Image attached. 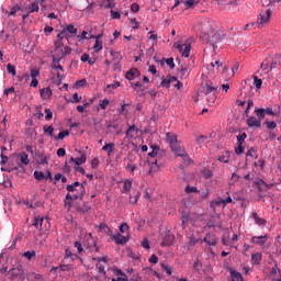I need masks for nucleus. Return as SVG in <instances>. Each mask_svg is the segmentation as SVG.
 I'll return each mask as SVG.
<instances>
[{
  "label": "nucleus",
  "mask_w": 281,
  "mask_h": 281,
  "mask_svg": "<svg viewBox=\"0 0 281 281\" xmlns=\"http://www.w3.org/2000/svg\"><path fill=\"white\" fill-rule=\"evenodd\" d=\"M200 38L202 43H209L214 49H216V44L221 43V33L216 31V23L212 21L204 22L201 29Z\"/></svg>",
  "instance_id": "nucleus-1"
},
{
  "label": "nucleus",
  "mask_w": 281,
  "mask_h": 281,
  "mask_svg": "<svg viewBox=\"0 0 281 281\" xmlns=\"http://www.w3.org/2000/svg\"><path fill=\"white\" fill-rule=\"evenodd\" d=\"M151 151L148 154V157L150 159H155V160H148L149 164L153 166H161V162L159 161V157H161V154L164 153L161 150V148H159L158 145H150Z\"/></svg>",
  "instance_id": "nucleus-2"
},
{
  "label": "nucleus",
  "mask_w": 281,
  "mask_h": 281,
  "mask_svg": "<svg viewBox=\"0 0 281 281\" xmlns=\"http://www.w3.org/2000/svg\"><path fill=\"white\" fill-rule=\"evenodd\" d=\"M175 243V234L171 231H165L162 234V241L160 243L161 247H170Z\"/></svg>",
  "instance_id": "nucleus-3"
},
{
  "label": "nucleus",
  "mask_w": 281,
  "mask_h": 281,
  "mask_svg": "<svg viewBox=\"0 0 281 281\" xmlns=\"http://www.w3.org/2000/svg\"><path fill=\"white\" fill-rule=\"evenodd\" d=\"M201 93H204V95H210L211 93H218V87H214L212 81H206L205 83H202Z\"/></svg>",
  "instance_id": "nucleus-4"
},
{
  "label": "nucleus",
  "mask_w": 281,
  "mask_h": 281,
  "mask_svg": "<svg viewBox=\"0 0 281 281\" xmlns=\"http://www.w3.org/2000/svg\"><path fill=\"white\" fill-rule=\"evenodd\" d=\"M45 1L46 0H35L29 7H26V12H29V14H33L34 12H40L41 10L40 5H42V8H45Z\"/></svg>",
  "instance_id": "nucleus-5"
},
{
  "label": "nucleus",
  "mask_w": 281,
  "mask_h": 281,
  "mask_svg": "<svg viewBox=\"0 0 281 281\" xmlns=\"http://www.w3.org/2000/svg\"><path fill=\"white\" fill-rule=\"evenodd\" d=\"M270 19H271V9H268L265 12L260 13V16L258 18L257 23L259 25H265L269 23Z\"/></svg>",
  "instance_id": "nucleus-6"
},
{
  "label": "nucleus",
  "mask_w": 281,
  "mask_h": 281,
  "mask_svg": "<svg viewBox=\"0 0 281 281\" xmlns=\"http://www.w3.org/2000/svg\"><path fill=\"white\" fill-rule=\"evenodd\" d=\"M180 3L184 4L186 10H190L191 8H194L195 5H199V1L196 0H177L173 4V8H177Z\"/></svg>",
  "instance_id": "nucleus-7"
},
{
  "label": "nucleus",
  "mask_w": 281,
  "mask_h": 281,
  "mask_svg": "<svg viewBox=\"0 0 281 281\" xmlns=\"http://www.w3.org/2000/svg\"><path fill=\"white\" fill-rule=\"evenodd\" d=\"M18 161H19V168H23V166H30V158L27 156V153L22 151L18 154Z\"/></svg>",
  "instance_id": "nucleus-8"
},
{
  "label": "nucleus",
  "mask_w": 281,
  "mask_h": 281,
  "mask_svg": "<svg viewBox=\"0 0 281 281\" xmlns=\"http://www.w3.org/2000/svg\"><path fill=\"white\" fill-rule=\"evenodd\" d=\"M246 122L249 128H260V126H262V121L256 119V116H249Z\"/></svg>",
  "instance_id": "nucleus-9"
},
{
  "label": "nucleus",
  "mask_w": 281,
  "mask_h": 281,
  "mask_svg": "<svg viewBox=\"0 0 281 281\" xmlns=\"http://www.w3.org/2000/svg\"><path fill=\"white\" fill-rule=\"evenodd\" d=\"M142 76V72L137 68H132L125 74L126 80H135V78H139Z\"/></svg>",
  "instance_id": "nucleus-10"
},
{
  "label": "nucleus",
  "mask_w": 281,
  "mask_h": 281,
  "mask_svg": "<svg viewBox=\"0 0 281 281\" xmlns=\"http://www.w3.org/2000/svg\"><path fill=\"white\" fill-rule=\"evenodd\" d=\"M177 49H179V52H182V56L184 58H190V50L192 49V46L189 45H181V44H178L177 46Z\"/></svg>",
  "instance_id": "nucleus-11"
},
{
  "label": "nucleus",
  "mask_w": 281,
  "mask_h": 281,
  "mask_svg": "<svg viewBox=\"0 0 281 281\" xmlns=\"http://www.w3.org/2000/svg\"><path fill=\"white\" fill-rule=\"evenodd\" d=\"M177 82V77L175 76H168L166 79H162L160 82V87H165V89H170V86Z\"/></svg>",
  "instance_id": "nucleus-12"
},
{
  "label": "nucleus",
  "mask_w": 281,
  "mask_h": 281,
  "mask_svg": "<svg viewBox=\"0 0 281 281\" xmlns=\"http://www.w3.org/2000/svg\"><path fill=\"white\" fill-rule=\"evenodd\" d=\"M269 236L263 235V236H255L251 238V243H254V245H259V247H262V245H265V243H267Z\"/></svg>",
  "instance_id": "nucleus-13"
},
{
  "label": "nucleus",
  "mask_w": 281,
  "mask_h": 281,
  "mask_svg": "<svg viewBox=\"0 0 281 281\" xmlns=\"http://www.w3.org/2000/svg\"><path fill=\"white\" fill-rule=\"evenodd\" d=\"M133 133H136V135H137V133H139V127L136 125H131L125 132L127 139H133V137H135V135H133Z\"/></svg>",
  "instance_id": "nucleus-14"
},
{
  "label": "nucleus",
  "mask_w": 281,
  "mask_h": 281,
  "mask_svg": "<svg viewBox=\"0 0 281 281\" xmlns=\"http://www.w3.org/2000/svg\"><path fill=\"white\" fill-rule=\"evenodd\" d=\"M35 160H36V164H38L40 166H43V164H48L47 156L41 151L35 153Z\"/></svg>",
  "instance_id": "nucleus-15"
},
{
  "label": "nucleus",
  "mask_w": 281,
  "mask_h": 281,
  "mask_svg": "<svg viewBox=\"0 0 281 281\" xmlns=\"http://www.w3.org/2000/svg\"><path fill=\"white\" fill-rule=\"evenodd\" d=\"M70 161L72 164H76V166H82V164H87V155L86 154H81V156L78 157V158L71 157Z\"/></svg>",
  "instance_id": "nucleus-16"
},
{
  "label": "nucleus",
  "mask_w": 281,
  "mask_h": 281,
  "mask_svg": "<svg viewBox=\"0 0 281 281\" xmlns=\"http://www.w3.org/2000/svg\"><path fill=\"white\" fill-rule=\"evenodd\" d=\"M65 34H68V38H69V34L70 36H76L78 34V29L74 27V24H69L67 26H65L64 29Z\"/></svg>",
  "instance_id": "nucleus-17"
},
{
  "label": "nucleus",
  "mask_w": 281,
  "mask_h": 281,
  "mask_svg": "<svg viewBox=\"0 0 281 281\" xmlns=\"http://www.w3.org/2000/svg\"><path fill=\"white\" fill-rule=\"evenodd\" d=\"M232 281H243V273L229 268Z\"/></svg>",
  "instance_id": "nucleus-18"
},
{
  "label": "nucleus",
  "mask_w": 281,
  "mask_h": 281,
  "mask_svg": "<svg viewBox=\"0 0 281 281\" xmlns=\"http://www.w3.org/2000/svg\"><path fill=\"white\" fill-rule=\"evenodd\" d=\"M133 188V181L132 180H124V184L122 188V193L123 194H128L131 192V189Z\"/></svg>",
  "instance_id": "nucleus-19"
},
{
  "label": "nucleus",
  "mask_w": 281,
  "mask_h": 281,
  "mask_svg": "<svg viewBox=\"0 0 281 281\" xmlns=\"http://www.w3.org/2000/svg\"><path fill=\"white\" fill-rule=\"evenodd\" d=\"M113 240L116 243V245H126L127 241L126 237L120 233L113 235Z\"/></svg>",
  "instance_id": "nucleus-20"
},
{
  "label": "nucleus",
  "mask_w": 281,
  "mask_h": 281,
  "mask_svg": "<svg viewBox=\"0 0 281 281\" xmlns=\"http://www.w3.org/2000/svg\"><path fill=\"white\" fill-rule=\"evenodd\" d=\"M166 137H167L168 144H170L171 147L175 146L177 144V142H178L177 134H175V133L168 132L166 134Z\"/></svg>",
  "instance_id": "nucleus-21"
},
{
  "label": "nucleus",
  "mask_w": 281,
  "mask_h": 281,
  "mask_svg": "<svg viewBox=\"0 0 281 281\" xmlns=\"http://www.w3.org/2000/svg\"><path fill=\"white\" fill-rule=\"evenodd\" d=\"M102 150L108 153V157H111V155H113V150H115V144H113V143L105 144L102 147Z\"/></svg>",
  "instance_id": "nucleus-22"
},
{
  "label": "nucleus",
  "mask_w": 281,
  "mask_h": 281,
  "mask_svg": "<svg viewBox=\"0 0 281 281\" xmlns=\"http://www.w3.org/2000/svg\"><path fill=\"white\" fill-rule=\"evenodd\" d=\"M43 221H45V218H43L42 216H35L32 224L33 227H36V229H43Z\"/></svg>",
  "instance_id": "nucleus-23"
},
{
  "label": "nucleus",
  "mask_w": 281,
  "mask_h": 281,
  "mask_svg": "<svg viewBox=\"0 0 281 281\" xmlns=\"http://www.w3.org/2000/svg\"><path fill=\"white\" fill-rule=\"evenodd\" d=\"M59 270L66 273V276H71V271H74V267H71V265H60Z\"/></svg>",
  "instance_id": "nucleus-24"
},
{
  "label": "nucleus",
  "mask_w": 281,
  "mask_h": 281,
  "mask_svg": "<svg viewBox=\"0 0 281 281\" xmlns=\"http://www.w3.org/2000/svg\"><path fill=\"white\" fill-rule=\"evenodd\" d=\"M82 196H85V184H81L78 193L72 195V201H78V199H82Z\"/></svg>",
  "instance_id": "nucleus-25"
},
{
  "label": "nucleus",
  "mask_w": 281,
  "mask_h": 281,
  "mask_svg": "<svg viewBox=\"0 0 281 281\" xmlns=\"http://www.w3.org/2000/svg\"><path fill=\"white\" fill-rule=\"evenodd\" d=\"M178 76L179 78H181V80H186V78L190 76V71L188 70V68L182 66L181 69L178 71Z\"/></svg>",
  "instance_id": "nucleus-26"
},
{
  "label": "nucleus",
  "mask_w": 281,
  "mask_h": 281,
  "mask_svg": "<svg viewBox=\"0 0 281 281\" xmlns=\"http://www.w3.org/2000/svg\"><path fill=\"white\" fill-rule=\"evenodd\" d=\"M216 95H218V92H213L211 94H206V101L209 106H212L216 102Z\"/></svg>",
  "instance_id": "nucleus-27"
},
{
  "label": "nucleus",
  "mask_w": 281,
  "mask_h": 281,
  "mask_svg": "<svg viewBox=\"0 0 281 281\" xmlns=\"http://www.w3.org/2000/svg\"><path fill=\"white\" fill-rule=\"evenodd\" d=\"M252 218H254L256 225H266L267 224V220L258 216V213H256V212L252 213Z\"/></svg>",
  "instance_id": "nucleus-28"
},
{
  "label": "nucleus",
  "mask_w": 281,
  "mask_h": 281,
  "mask_svg": "<svg viewBox=\"0 0 281 281\" xmlns=\"http://www.w3.org/2000/svg\"><path fill=\"white\" fill-rule=\"evenodd\" d=\"M41 97L44 99V100H47L48 98L52 97V89L49 88H43L41 91Z\"/></svg>",
  "instance_id": "nucleus-29"
},
{
  "label": "nucleus",
  "mask_w": 281,
  "mask_h": 281,
  "mask_svg": "<svg viewBox=\"0 0 281 281\" xmlns=\"http://www.w3.org/2000/svg\"><path fill=\"white\" fill-rule=\"evenodd\" d=\"M80 186H82V184H80V182L76 181L72 184H67L66 190L68 192H76L78 190L76 188H79V190H80Z\"/></svg>",
  "instance_id": "nucleus-30"
},
{
  "label": "nucleus",
  "mask_w": 281,
  "mask_h": 281,
  "mask_svg": "<svg viewBox=\"0 0 281 281\" xmlns=\"http://www.w3.org/2000/svg\"><path fill=\"white\" fill-rule=\"evenodd\" d=\"M189 221H190V214L182 213V216H181V227H182V229H186V226L188 225Z\"/></svg>",
  "instance_id": "nucleus-31"
},
{
  "label": "nucleus",
  "mask_w": 281,
  "mask_h": 281,
  "mask_svg": "<svg viewBox=\"0 0 281 281\" xmlns=\"http://www.w3.org/2000/svg\"><path fill=\"white\" fill-rule=\"evenodd\" d=\"M263 124L269 131H274V128H278V123H276L274 121H268V119L265 121Z\"/></svg>",
  "instance_id": "nucleus-32"
},
{
  "label": "nucleus",
  "mask_w": 281,
  "mask_h": 281,
  "mask_svg": "<svg viewBox=\"0 0 281 281\" xmlns=\"http://www.w3.org/2000/svg\"><path fill=\"white\" fill-rule=\"evenodd\" d=\"M218 161L222 164H229V151H225V154L218 156Z\"/></svg>",
  "instance_id": "nucleus-33"
},
{
  "label": "nucleus",
  "mask_w": 281,
  "mask_h": 281,
  "mask_svg": "<svg viewBox=\"0 0 281 281\" xmlns=\"http://www.w3.org/2000/svg\"><path fill=\"white\" fill-rule=\"evenodd\" d=\"M239 68H240V65H238V63L232 66L227 78H234L236 71H238Z\"/></svg>",
  "instance_id": "nucleus-34"
},
{
  "label": "nucleus",
  "mask_w": 281,
  "mask_h": 281,
  "mask_svg": "<svg viewBox=\"0 0 281 281\" xmlns=\"http://www.w3.org/2000/svg\"><path fill=\"white\" fill-rule=\"evenodd\" d=\"M43 131H44L45 135H48V137H54V126H52V125H49V126L45 125V126L43 127Z\"/></svg>",
  "instance_id": "nucleus-35"
},
{
  "label": "nucleus",
  "mask_w": 281,
  "mask_h": 281,
  "mask_svg": "<svg viewBox=\"0 0 281 281\" xmlns=\"http://www.w3.org/2000/svg\"><path fill=\"white\" fill-rule=\"evenodd\" d=\"M53 58L58 60H61L65 58V53H63V48H60L59 50H55V54L53 55Z\"/></svg>",
  "instance_id": "nucleus-36"
},
{
  "label": "nucleus",
  "mask_w": 281,
  "mask_h": 281,
  "mask_svg": "<svg viewBox=\"0 0 281 281\" xmlns=\"http://www.w3.org/2000/svg\"><path fill=\"white\" fill-rule=\"evenodd\" d=\"M23 258H26V260H32L33 258H36V251L32 250V251H25L23 252Z\"/></svg>",
  "instance_id": "nucleus-37"
},
{
  "label": "nucleus",
  "mask_w": 281,
  "mask_h": 281,
  "mask_svg": "<svg viewBox=\"0 0 281 281\" xmlns=\"http://www.w3.org/2000/svg\"><path fill=\"white\" fill-rule=\"evenodd\" d=\"M251 260L255 262V265H260L262 261V255L261 254H252L251 255Z\"/></svg>",
  "instance_id": "nucleus-38"
},
{
  "label": "nucleus",
  "mask_w": 281,
  "mask_h": 281,
  "mask_svg": "<svg viewBox=\"0 0 281 281\" xmlns=\"http://www.w3.org/2000/svg\"><path fill=\"white\" fill-rule=\"evenodd\" d=\"M255 113L258 117L257 120H260V122H262V120H265V115H266L265 109H257V110H255Z\"/></svg>",
  "instance_id": "nucleus-39"
},
{
  "label": "nucleus",
  "mask_w": 281,
  "mask_h": 281,
  "mask_svg": "<svg viewBox=\"0 0 281 281\" xmlns=\"http://www.w3.org/2000/svg\"><path fill=\"white\" fill-rule=\"evenodd\" d=\"M89 210H91V206H89L88 204H83L82 206L77 207V212H79L80 214H87Z\"/></svg>",
  "instance_id": "nucleus-40"
},
{
  "label": "nucleus",
  "mask_w": 281,
  "mask_h": 281,
  "mask_svg": "<svg viewBox=\"0 0 281 281\" xmlns=\"http://www.w3.org/2000/svg\"><path fill=\"white\" fill-rule=\"evenodd\" d=\"M252 80H254V85H255L256 89H261L262 79L258 78V76H254Z\"/></svg>",
  "instance_id": "nucleus-41"
},
{
  "label": "nucleus",
  "mask_w": 281,
  "mask_h": 281,
  "mask_svg": "<svg viewBox=\"0 0 281 281\" xmlns=\"http://www.w3.org/2000/svg\"><path fill=\"white\" fill-rule=\"evenodd\" d=\"M7 71L8 74H11V76H16V67L12 64L7 65Z\"/></svg>",
  "instance_id": "nucleus-42"
},
{
  "label": "nucleus",
  "mask_w": 281,
  "mask_h": 281,
  "mask_svg": "<svg viewBox=\"0 0 281 281\" xmlns=\"http://www.w3.org/2000/svg\"><path fill=\"white\" fill-rule=\"evenodd\" d=\"M202 175H203L204 179H212V177H213L212 170H210L207 168L203 169Z\"/></svg>",
  "instance_id": "nucleus-43"
},
{
  "label": "nucleus",
  "mask_w": 281,
  "mask_h": 281,
  "mask_svg": "<svg viewBox=\"0 0 281 281\" xmlns=\"http://www.w3.org/2000/svg\"><path fill=\"white\" fill-rule=\"evenodd\" d=\"M109 104H110L109 99H104L99 102V106H100V109H102V111H105V109L109 106Z\"/></svg>",
  "instance_id": "nucleus-44"
},
{
  "label": "nucleus",
  "mask_w": 281,
  "mask_h": 281,
  "mask_svg": "<svg viewBox=\"0 0 281 281\" xmlns=\"http://www.w3.org/2000/svg\"><path fill=\"white\" fill-rule=\"evenodd\" d=\"M125 170H130L131 175H135V170H137V165L128 162L125 167Z\"/></svg>",
  "instance_id": "nucleus-45"
},
{
  "label": "nucleus",
  "mask_w": 281,
  "mask_h": 281,
  "mask_svg": "<svg viewBox=\"0 0 281 281\" xmlns=\"http://www.w3.org/2000/svg\"><path fill=\"white\" fill-rule=\"evenodd\" d=\"M245 139H247V133H241L239 135H237V143L238 144H245Z\"/></svg>",
  "instance_id": "nucleus-46"
},
{
  "label": "nucleus",
  "mask_w": 281,
  "mask_h": 281,
  "mask_svg": "<svg viewBox=\"0 0 281 281\" xmlns=\"http://www.w3.org/2000/svg\"><path fill=\"white\" fill-rule=\"evenodd\" d=\"M71 201H74V198L71 194H66V202H65V206L68 207V210L71 207Z\"/></svg>",
  "instance_id": "nucleus-47"
},
{
  "label": "nucleus",
  "mask_w": 281,
  "mask_h": 281,
  "mask_svg": "<svg viewBox=\"0 0 281 281\" xmlns=\"http://www.w3.org/2000/svg\"><path fill=\"white\" fill-rule=\"evenodd\" d=\"M34 177L37 181H43L45 179V173H43V171H34Z\"/></svg>",
  "instance_id": "nucleus-48"
},
{
  "label": "nucleus",
  "mask_w": 281,
  "mask_h": 281,
  "mask_svg": "<svg viewBox=\"0 0 281 281\" xmlns=\"http://www.w3.org/2000/svg\"><path fill=\"white\" fill-rule=\"evenodd\" d=\"M38 76H41V70L38 68L31 69V78L32 79H36V78H38Z\"/></svg>",
  "instance_id": "nucleus-49"
},
{
  "label": "nucleus",
  "mask_w": 281,
  "mask_h": 281,
  "mask_svg": "<svg viewBox=\"0 0 281 281\" xmlns=\"http://www.w3.org/2000/svg\"><path fill=\"white\" fill-rule=\"evenodd\" d=\"M94 52H102V41L97 40L94 45H93Z\"/></svg>",
  "instance_id": "nucleus-50"
},
{
  "label": "nucleus",
  "mask_w": 281,
  "mask_h": 281,
  "mask_svg": "<svg viewBox=\"0 0 281 281\" xmlns=\"http://www.w3.org/2000/svg\"><path fill=\"white\" fill-rule=\"evenodd\" d=\"M44 113H46V115H45V121L46 122H49V120H52V117H54V113L49 109H45Z\"/></svg>",
  "instance_id": "nucleus-51"
},
{
  "label": "nucleus",
  "mask_w": 281,
  "mask_h": 281,
  "mask_svg": "<svg viewBox=\"0 0 281 281\" xmlns=\"http://www.w3.org/2000/svg\"><path fill=\"white\" fill-rule=\"evenodd\" d=\"M166 65H168V67H170V69H175V58L170 57V58H164Z\"/></svg>",
  "instance_id": "nucleus-52"
},
{
  "label": "nucleus",
  "mask_w": 281,
  "mask_h": 281,
  "mask_svg": "<svg viewBox=\"0 0 281 281\" xmlns=\"http://www.w3.org/2000/svg\"><path fill=\"white\" fill-rule=\"evenodd\" d=\"M184 192H187V194H192V193H196L199 192V189H196V187H190V186H187L186 189H184Z\"/></svg>",
  "instance_id": "nucleus-53"
},
{
  "label": "nucleus",
  "mask_w": 281,
  "mask_h": 281,
  "mask_svg": "<svg viewBox=\"0 0 281 281\" xmlns=\"http://www.w3.org/2000/svg\"><path fill=\"white\" fill-rule=\"evenodd\" d=\"M65 137H69V131H63L57 136H55V139H64Z\"/></svg>",
  "instance_id": "nucleus-54"
},
{
  "label": "nucleus",
  "mask_w": 281,
  "mask_h": 281,
  "mask_svg": "<svg viewBox=\"0 0 281 281\" xmlns=\"http://www.w3.org/2000/svg\"><path fill=\"white\" fill-rule=\"evenodd\" d=\"M81 87H87V79H81L75 83L76 89H80Z\"/></svg>",
  "instance_id": "nucleus-55"
},
{
  "label": "nucleus",
  "mask_w": 281,
  "mask_h": 281,
  "mask_svg": "<svg viewBox=\"0 0 281 281\" xmlns=\"http://www.w3.org/2000/svg\"><path fill=\"white\" fill-rule=\"evenodd\" d=\"M140 245L143 249H150V241L148 240V238H144Z\"/></svg>",
  "instance_id": "nucleus-56"
},
{
  "label": "nucleus",
  "mask_w": 281,
  "mask_h": 281,
  "mask_svg": "<svg viewBox=\"0 0 281 281\" xmlns=\"http://www.w3.org/2000/svg\"><path fill=\"white\" fill-rule=\"evenodd\" d=\"M179 157H182L183 161H187L188 164H190L191 159L190 156H188V153L182 151V154H178Z\"/></svg>",
  "instance_id": "nucleus-57"
},
{
  "label": "nucleus",
  "mask_w": 281,
  "mask_h": 281,
  "mask_svg": "<svg viewBox=\"0 0 281 281\" xmlns=\"http://www.w3.org/2000/svg\"><path fill=\"white\" fill-rule=\"evenodd\" d=\"M105 8L113 10L115 8V0H106Z\"/></svg>",
  "instance_id": "nucleus-58"
},
{
  "label": "nucleus",
  "mask_w": 281,
  "mask_h": 281,
  "mask_svg": "<svg viewBox=\"0 0 281 281\" xmlns=\"http://www.w3.org/2000/svg\"><path fill=\"white\" fill-rule=\"evenodd\" d=\"M75 247L78 250V254H82V251H85V248H82V244L80 241H75Z\"/></svg>",
  "instance_id": "nucleus-59"
},
{
  "label": "nucleus",
  "mask_w": 281,
  "mask_h": 281,
  "mask_svg": "<svg viewBox=\"0 0 281 281\" xmlns=\"http://www.w3.org/2000/svg\"><path fill=\"white\" fill-rule=\"evenodd\" d=\"M19 10H21L19 5L12 7L9 16H14L15 13L19 12Z\"/></svg>",
  "instance_id": "nucleus-60"
},
{
  "label": "nucleus",
  "mask_w": 281,
  "mask_h": 281,
  "mask_svg": "<svg viewBox=\"0 0 281 281\" xmlns=\"http://www.w3.org/2000/svg\"><path fill=\"white\" fill-rule=\"evenodd\" d=\"M265 113L266 115H271L272 117H276V115H278L276 112H273V109L271 108L265 109Z\"/></svg>",
  "instance_id": "nucleus-61"
},
{
  "label": "nucleus",
  "mask_w": 281,
  "mask_h": 281,
  "mask_svg": "<svg viewBox=\"0 0 281 281\" xmlns=\"http://www.w3.org/2000/svg\"><path fill=\"white\" fill-rule=\"evenodd\" d=\"M128 229V224L123 223L120 225V232L121 234H126V231Z\"/></svg>",
  "instance_id": "nucleus-62"
},
{
  "label": "nucleus",
  "mask_w": 281,
  "mask_h": 281,
  "mask_svg": "<svg viewBox=\"0 0 281 281\" xmlns=\"http://www.w3.org/2000/svg\"><path fill=\"white\" fill-rule=\"evenodd\" d=\"M65 155H67L65 148L61 147L57 149V157H65Z\"/></svg>",
  "instance_id": "nucleus-63"
},
{
  "label": "nucleus",
  "mask_w": 281,
  "mask_h": 281,
  "mask_svg": "<svg viewBox=\"0 0 281 281\" xmlns=\"http://www.w3.org/2000/svg\"><path fill=\"white\" fill-rule=\"evenodd\" d=\"M117 87H120V81H116L114 83H110L106 86V89H117Z\"/></svg>",
  "instance_id": "nucleus-64"
}]
</instances>
